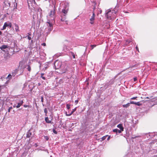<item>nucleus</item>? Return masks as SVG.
<instances>
[{"label":"nucleus","instance_id":"obj_13","mask_svg":"<svg viewBox=\"0 0 157 157\" xmlns=\"http://www.w3.org/2000/svg\"><path fill=\"white\" fill-rule=\"evenodd\" d=\"M7 26H8L7 23L6 22H5L3 26L2 29L4 30L6 29V27Z\"/></svg>","mask_w":157,"mask_h":157},{"label":"nucleus","instance_id":"obj_12","mask_svg":"<svg viewBox=\"0 0 157 157\" xmlns=\"http://www.w3.org/2000/svg\"><path fill=\"white\" fill-rule=\"evenodd\" d=\"M130 106V103H128L127 104L124 105H123V106L124 108H127Z\"/></svg>","mask_w":157,"mask_h":157},{"label":"nucleus","instance_id":"obj_4","mask_svg":"<svg viewBox=\"0 0 157 157\" xmlns=\"http://www.w3.org/2000/svg\"><path fill=\"white\" fill-rule=\"evenodd\" d=\"M56 13V10L55 9L53 10H51L49 14V16L52 17H55V15Z\"/></svg>","mask_w":157,"mask_h":157},{"label":"nucleus","instance_id":"obj_35","mask_svg":"<svg viewBox=\"0 0 157 157\" xmlns=\"http://www.w3.org/2000/svg\"><path fill=\"white\" fill-rule=\"evenodd\" d=\"M28 37V39L29 40H30L31 39V37H30L29 36H27Z\"/></svg>","mask_w":157,"mask_h":157},{"label":"nucleus","instance_id":"obj_29","mask_svg":"<svg viewBox=\"0 0 157 157\" xmlns=\"http://www.w3.org/2000/svg\"><path fill=\"white\" fill-rule=\"evenodd\" d=\"M130 104H133L136 105V102H135L134 101H130Z\"/></svg>","mask_w":157,"mask_h":157},{"label":"nucleus","instance_id":"obj_30","mask_svg":"<svg viewBox=\"0 0 157 157\" xmlns=\"http://www.w3.org/2000/svg\"><path fill=\"white\" fill-rule=\"evenodd\" d=\"M137 98V97H132V98H131V100H134V99H136Z\"/></svg>","mask_w":157,"mask_h":157},{"label":"nucleus","instance_id":"obj_53","mask_svg":"<svg viewBox=\"0 0 157 157\" xmlns=\"http://www.w3.org/2000/svg\"><path fill=\"white\" fill-rule=\"evenodd\" d=\"M29 34V35H31V34Z\"/></svg>","mask_w":157,"mask_h":157},{"label":"nucleus","instance_id":"obj_8","mask_svg":"<svg viewBox=\"0 0 157 157\" xmlns=\"http://www.w3.org/2000/svg\"><path fill=\"white\" fill-rule=\"evenodd\" d=\"M113 131L114 132H118V133H121V131L120 130H118V129L116 128L114 129L113 130Z\"/></svg>","mask_w":157,"mask_h":157},{"label":"nucleus","instance_id":"obj_24","mask_svg":"<svg viewBox=\"0 0 157 157\" xmlns=\"http://www.w3.org/2000/svg\"><path fill=\"white\" fill-rule=\"evenodd\" d=\"M77 108H75L74 109L72 110V111L71 112V113L73 114L74 112H75Z\"/></svg>","mask_w":157,"mask_h":157},{"label":"nucleus","instance_id":"obj_2","mask_svg":"<svg viewBox=\"0 0 157 157\" xmlns=\"http://www.w3.org/2000/svg\"><path fill=\"white\" fill-rule=\"evenodd\" d=\"M62 63L60 61L56 60L54 63V66L56 69H58L61 68Z\"/></svg>","mask_w":157,"mask_h":157},{"label":"nucleus","instance_id":"obj_49","mask_svg":"<svg viewBox=\"0 0 157 157\" xmlns=\"http://www.w3.org/2000/svg\"><path fill=\"white\" fill-rule=\"evenodd\" d=\"M95 9V7H94V9H93V10L94 11V9Z\"/></svg>","mask_w":157,"mask_h":157},{"label":"nucleus","instance_id":"obj_34","mask_svg":"<svg viewBox=\"0 0 157 157\" xmlns=\"http://www.w3.org/2000/svg\"><path fill=\"white\" fill-rule=\"evenodd\" d=\"M133 80H134V81L135 82V81H136L137 80V78L136 77H135V78H134Z\"/></svg>","mask_w":157,"mask_h":157},{"label":"nucleus","instance_id":"obj_47","mask_svg":"<svg viewBox=\"0 0 157 157\" xmlns=\"http://www.w3.org/2000/svg\"><path fill=\"white\" fill-rule=\"evenodd\" d=\"M45 69H47L48 68V66H47L46 67H45Z\"/></svg>","mask_w":157,"mask_h":157},{"label":"nucleus","instance_id":"obj_44","mask_svg":"<svg viewBox=\"0 0 157 157\" xmlns=\"http://www.w3.org/2000/svg\"><path fill=\"white\" fill-rule=\"evenodd\" d=\"M136 49L138 50V47H136Z\"/></svg>","mask_w":157,"mask_h":157},{"label":"nucleus","instance_id":"obj_15","mask_svg":"<svg viewBox=\"0 0 157 157\" xmlns=\"http://www.w3.org/2000/svg\"><path fill=\"white\" fill-rule=\"evenodd\" d=\"M7 48V45H4L2 46V47L0 48L2 50L3 49H6V48Z\"/></svg>","mask_w":157,"mask_h":157},{"label":"nucleus","instance_id":"obj_50","mask_svg":"<svg viewBox=\"0 0 157 157\" xmlns=\"http://www.w3.org/2000/svg\"><path fill=\"white\" fill-rule=\"evenodd\" d=\"M44 77V76H43V75H42V76H41V78H42V77Z\"/></svg>","mask_w":157,"mask_h":157},{"label":"nucleus","instance_id":"obj_52","mask_svg":"<svg viewBox=\"0 0 157 157\" xmlns=\"http://www.w3.org/2000/svg\"><path fill=\"white\" fill-rule=\"evenodd\" d=\"M40 85V83L39 84V85Z\"/></svg>","mask_w":157,"mask_h":157},{"label":"nucleus","instance_id":"obj_1","mask_svg":"<svg viewBox=\"0 0 157 157\" xmlns=\"http://www.w3.org/2000/svg\"><path fill=\"white\" fill-rule=\"evenodd\" d=\"M116 12L114 11H109L106 13V17L109 19L112 20L114 19L116 17Z\"/></svg>","mask_w":157,"mask_h":157},{"label":"nucleus","instance_id":"obj_14","mask_svg":"<svg viewBox=\"0 0 157 157\" xmlns=\"http://www.w3.org/2000/svg\"><path fill=\"white\" fill-rule=\"evenodd\" d=\"M27 69L28 70V71H29V72H30L31 69L30 65H28L27 66Z\"/></svg>","mask_w":157,"mask_h":157},{"label":"nucleus","instance_id":"obj_6","mask_svg":"<svg viewBox=\"0 0 157 157\" xmlns=\"http://www.w3.org/2000/svg\"><path fill=\"white\" fill-rule=\"evenodd\" d=\"M14 25H15V29L16 32H19V27L18 25L16 24H15Z\"/></svg>","mask_w":157,"mask_h":157},{"label":"nucleus","instance_id":"obj_51","mask_svg":"<svg viewBox=\"0 0 157 157\" xmlns=\"http://www.w3.org/2000/svg\"><path fill=\"white\" fill-rule=\"evenodd\" d=\"M148 98V97H147V98Z\"/></svg>","mask_w":157,"mask_h":157},{"label":"nucleus","instance_id":"obj_22","mask_svg":"<svg viewBox=\"0 0 157 157\" xmlns=\"http://www.w3.org/2000/svg\"><path fill=\"white\" fill-rule=\"evenodd\" d=\"M96 45H91V50L93 49L94 47H96Z\"/></svg>","mask_w":157,"mask_h":157},{"label":"nucleus","instance_id":"obj_10","mask_svg":"<svg viewBox=\"0 0 157 157\" xmlns=\"http://www.w3.org/2000/svg\"><path fill=\"white\" fill-rule=\"evenodd\" d=\"M62 70V73H64L66 72V71H67V68L65 67V66L64 67V68H61Z\"/></svg>","mask_w":157,"mask_h":157},{"label":"nucleus","instance_id":"obj_36","mask_svg":"<svg viewBox=\"0 0 157 157\" xmlns=\"http://www.w3.org/2000/svg\"><path fill=\"white\" fill-rule=\"evenodd\" d=\"M29 105H24V107L25 108H26L27 107H29Z\"/></svg>","mask_w":157,"mask_h":157},{"label":"nucleus","instance_id":"obj_27","mask_svg":"<svg viewBox=\"0 0 157 157\" xmlns=\"http://www.w3.org/2000/svg\"><path fill=\"white\" fill-rule=\"evenodd\" d=\"M12 109V107L11 106V107H9V108L8 109V112L10 113V111L11 109Z\"/></svg>","mask_w":157,"mask_h":157},{"label":"nucleus","instance_id":"obj_17","mask_svg":"<svg viewBox=\"0 0 157 157\" xmlns=\"http://www.w3.org/2000/svg\"><path fill=\"white\" fill-rule=\"evenodd\" d=\"M108 136V135H106L105 136H103V137H102L101 139V141H102L103 140H105V139H106V136Z\"/></svg>","mask_w":157,"mask_h":157},{"label":"nucleus","instance_id":"obj_42","mask_svg":"<svg viewBox=\"0 0 157 157\" xmlns=\"http://www.w3.org/2000/svg\"><path fill=\"white\" fill-rule=\"evenodd\" d=\"M35 147H37L38 146V145H37V144H36V143H35Z\"/></svg>","mask_w":157,"mask_h":157},{"label":"nucleus","instance_id":"obj_25","mask_svg":"<svg viewBox=\"0 0 157 157\" xmlns=\"http://www.w3.org/2000/svg\"><path fill=\"white\" fill-rule=\"evenodd\" d=\"M8 26H9L10 28H11L12 27V24L10 22L9 24H7Z\"/></svg>","mask_w":157,"mask_h":157},{"label":"nucleus","instance_id":"obj_5","mask_svg":"<svg viewBox=\"0 0 157 157\" xmlns=\"http://www.w3.org/2000/svg\"><path fill=\"white\" fill-rule=\"evenodd\" d=\"M23 100H20L19 102L17 103V105L16 106V108H19L23 104Z\"/></svg>","mask_w":157,"mask_h":157},{"label":"nucleus","instance_id":"obj_7","mask_svg":"<svg viewBox=\"0 0 157 157\" xmlns=\"http://www.w3.org/2000/svg\"><path fill=\"white\" fill-rule=\"evenodd\" d=\"M117 127L120 129V130L121 131H124V128L123 127L122 124H119L117 125Z\"/></svg>","mask_w":157,"mask_h":157},{"label":"nucleus","instance_id":"obj_39","mask_svg":"<svg viewBox=\"0 0 157 157\" xmlns=\"http://www.w3.org/2000/svg\"><path fill=\"white\" fill-rule=\"evenodd\" d=\"M110 136H109L107 139V140H109L110 139Z\"/></svg>","mask_w":157,"mask_h":157},{"label":"nucleus","instance_id":"obj_18","mask_svg":"<svg viewBox=\"0 0 157 157\" xmlns=\"http://www.w3.org/2000/svg\"><path fill=\"white\" fill-rule=\"evenodd\" d=\"M70 106H71V105L68 104H67L66 105L67 108L68 109H70V108H71Z\"/></svg>","mask_w":157,"mask_h":157},{"label":"nucleus","instance_id":"obj_40","mask_svg":"<svg viewBox=\"0 0 157 157\" xmlns=\"http://www.w3.org/2000/svg\"><path fill=\"white\" fill-rule=\"evenodd\" d=\"M10 77V78H11V75H10V74H9V75H8V78H9Z\"/></svg>","mask_w":157,"mask_h":157},{"label":"nucleus","instance_id":"obj_21","mask_svg":"<svg viewBox=\"0 0 157 157\" xmlns=\"http://www.w3.org/2000/svg\"><path fill=\"white\" fill-rule=\"evenodd\" d=\"M71 55L73 57V58L74 59L75 58V54H74V53L73 52H71Z\"/></svg>","mask_w":157,"mask_h":157},{"label":"nucleus","instance_id":"obj_45","mask_svg":"<svg viewBox=\"0 0 157 157\" xmlns=\"http://www.w3.org/2000/svg\"><path fill=\"white\" fill-rule=\"evenodd\" d=\"M44 75V73H41V76H42V75Z\"/></svg>","mask_w":157,"mask_h":157},{"label":"nucleus","instance_id":"obj_16","mask_svg":"<svg viewBox=\"0 0 157 157\" xmlns=\"http://www.w3.org/2000/svg\"><path fill=\"white\" fill-rule=\"evenodd\" d=\"M32 135V133L29 132H28L27 134L26 137L27 138L30 137Z\"/></svg>","mask_w":157,"mask_h":157},{"label":"nucleus","instance_id":"obj_33","mask_svg":"<svg viewBox=\"0 0 157 157\" xmlns=\"http://www.w3.org/2000/svg\"><path fill=\"white\" fill-rule=\"evenodd\" d=\"M72 114V113H70V114H67V112H66V115L67 116H71V115Z\"/></svg>","mask_w":157,"mask_h":157},{"label":"nucleus","instance_id":"obj_37","mask_svg":"<svg viewBox=\"0 0 157 157\" xmlns=\"http://www.w3.org/2000/svg\"><path fill=\"white\" fill-rule=\"evenodd\" d=\"M78 100H76L75 101V102L76 103V104L78 103Z\"/></svg>","mask_w":157,"mask_h":157},{"label":"nucleus","instance_id":"obj_11","mask_svg":"<svg viewBox=\"0 0 157 157\" xmlns=\"http://www.w3.org/2000/svg\"><path fill=\"white\" fill-rule=\"evenodd\" d=\"M62 12L64 14V16H65L67 13V10H63Z\"/></svg>","mask_w":157,"mask_h":157},{"label":"nucleus","instance_id":"obj_41","mask_svg":"<svg viewBox=\"0 0 157 157\" xmlns=\"http://www.w3.org/2000/svg\"><path fill=\"white\" fill-rule=\"evenodd\" d=\"M42 78L43 79H44V80H45V79H46V78H45V77H44H44H42Z\"/></svg>","mask_w":157,"mask_h":157},{"label":"nucleus","instance_id":"obj_46","mask_svg":"<svg viewBox=\"0 0 157 157\" xmlns=\"http://www.w3.org/2000/svg\"><path fill=\"white\" fill-rule=\"evenodd\" d=\"M102 12V10H100V13H101Z\"/></svg>","mask_w":157,"mask_h":157},{"label":"nucleus","instance_id":"obj_48","mask_svg":"<svg viewBox=\"0 0 157 157\" xmlns=\"http://www.w3.org/2000/svg\"><path fill=\"white\" fill-rule=\"evenodd\" d=\"M2 34V32L0 31V35H1Z\"/></svg>","mask_w":157,"mask_h":157},{"label":"nucleus","instance_id":"obj_20","mask_svg":"<svg viewBox=\"0 0 157 157\" xmlns=\"http://www.w3.org/2000/svg\"><path fill=\"white\" fill-rule=\"evenodd\" d=\"M142 104L140 103V102H136V105H137L138 106H140L142 105Z\"/></svg>","mask_w":157,"mask_h":157},{"label":"nucleus","instance_id":"obj_38","mask_svg":"<svg viewBox=\"0 0 157 157\" xmlns=\"http://www.w3.org/2000/svg\"><path fill=\"white\" fill-rule=\"evenodd\" d=\"M42 45H43L44 46H46V44L45 43H43L41 44Z\"/></svg>","mask_w":157,"mask_h":157},{"label":"nucleus","instance_id":"obj_32","mask_svg":"<svg viewBox=\"0 0 157 157\" xmlns=\"http://www.w3.org/2000/svg\"><path fill=\"white\" fill-rule=\"evenodd\" d=\"M45 139L47 140H48L49 139V138L48 136H44V137Z\"/></svg>","mask_w":157,"mask_h":157},{"label":"nucleus","instance_id":"obj_31","mask_svg":"<svg viewBox=\"0 0 157 157\" xmlns=\"http://www.w3.org/2000/svg\"><path fill=\"white\" fill-rule=\"evenodd\" d=\"M41 101L42 102H44V97H43L41 96Z\"/></svg>","mask_w":157,"mask_h":157},{"label":"nucleus","instance_id":"obj_28","mask_svg":"<svg viewBox=\"0 0 157 157\" xmlns=\"http://www.w3.org/2000/svg\"><path fill=\"white\" fill-rule=\"evenodd\" d=\"M53 132L55 134H57V132L54 129L53 130Z\"/></svg>","mask_w":157,"mask_h":157},{"label":"nucleus","instance_id":"obj_9","mask_svg":"<svg viewBox=\"0 0 157 157\" xmlns=\"http://www.w3.org/2000/svg\"><path fill=\"white\" fill-rule=\"evenodd\" d=\"M45 120L46 122L47 123H50L51 122V121L49 120V119L48 117H45Z\"/></svg>","mask_w":157,"mask_h":157},{"label":"nucleus","instance_id":"obj_3","mask_svg":"<svg viewBox=\"0 0 157 157\" xmlns=\"http://www.w3.org/2000/svg\"><path fill=\"white\" fill-rule=\"evenodd\" d=\"M92 13V15L91 16L90 18V23L92 25L94 24L95 17V13L94 12V11H93Z\"/></svg>","mask_w":157,"mask_h":157},{"label":"nucleus","instance_id":"obj_23","mask_svg":"<svg viewBox=\"0 0 157 157\" xmlns=\"http://www.w3.org/2000/svg\"><path fill=\"white\" fill-rule=\"evenodd\" d=\"M138 64H135V65L133 66H132L130 67L129 68H132L133 67H137L138 66Z\"/></svg>","mask_w":157,"mask_h":157},{"label":"nucleus","instance_id":"obj_26","mask_svg":"<svg viewBox=\"0 0 157 157\" xmlns=\"http://www.w3.org/2000/svg\"><path fill=\"white\" fill-rule=\"evenodd\" d=\"M48 23L49 24V25L50 28L52 27V25L51 23L49 22H48Z\"/></svg>","mask_w":157,"mask_h":157},{"label":"nucleus","instance_id":"obj_19","mask_svg":"<svg viewBox=\"0 0 157 157\" xmlns=\"http://www.w3.org/2000/svg\"><path fill=\"white\" fill-rule=\"evenodd\" d=\"M44 112L45 113V116H47V113H48V111L47 108H45L44 109Z\"/></svg>","mask_w":157,"mask_h":157},{"label":"nucleus","instance_id":"obj_43","mask_svg":"<svg viewBox=\"0 0 157 157\" xmlns=\"http://www.w3.org/2000/svg\"><path fill=\"white\" fill-rule=\"evenodd\" d=\"M61 21H64V20L63 19V18H61Z\"/></svg>","mask_w":157,"mask_h":157}]
</instances>
